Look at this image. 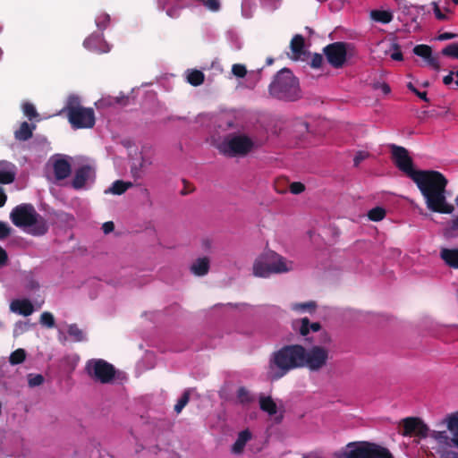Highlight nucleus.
Listing matches in <instances>:
<instances>
[{
	"label": "nucleus",
	"mask_w": 458,
	"mask_h": 458,
	"mask_svg": "<svg viewBox=\"0 0 458 458\" xmlns=\"http://www.w3.org/2000/svg\"><path fill=\"white\" fill-rule=\"evenodd\" d=\"M301 344H286L272 352L268 368L273 380H278L290 371L301 369L305 354Z\"/></svg>",
	"instance_id": "obj_2"
},
{
	"label": "nucleus",
	"mask_w": 458,
	"mask_h": 458,
	"mask_svg": "<svg viewBox=\"0 0 458 458\" xmlns=\"http://www.w3.org/2000/svg\"><path fill=\"white\" fill-rule=\"evenodd\" d=\"M132 186L133 183L131 182H123L122 180H117L113 182L108 191L114 195H121Z\"/></svg>",
	"instance_id": "obj_27"
},
{
	"label": "nucleus",
	"mask_w": 458,
	"mask_h": 458,
	"mask_svg": "<svg viewBox=\"0 0 458 458\" xmlns=\"http://www.w3.org/2000/svg\"><path fill=\"white\" fill-rule=\"evenodd\" d=\"M282 420H283V415L282 414L277 416V417H276V423H280L282 421Z\"/></svg>",
	"instance_id": "obj_62"
},
{
	"label": "nucleus",
	"mask_w": 458,
	"mask_h": 458,
	"mask_svg": "<svg viewBox=\"0 0 458 458\" xmlns=\"http://www.w3.org/2000/svg\"><path fill=\"white\" fill-rule=\"evenodd\" d=\"M374 89H381V90L383 91L384 94H388L390 93L391 91V89L389 87V85L387 83H380V82H377V83H375L374 84Z\"/></svg>",
	"instance_id": "obj_55"
},
{
	"label": "nucleus",
	"mask_w": 458,
	"mask_h": 458,
	"mask_svg": "<svg viewBox=\"0 0 458 458\" xmlns=\"http://www.w3.org/2000/svg\"><path fill=\"white\" fill-rule=\"evenodd\" d=\"M447 428L452 432L451 442L458 448V412L452 413L445 419Z\"/></svg>",
	"instance_id": "obj_24"
},
{
	"label": "nucleus",
	"mask_w": 458,
	"mask_h": 458,
	"mask_svg": "<svg viewBox=\"0 0 458 458\" xmlns=\"http://www.w3.org/2000/svg\"><path fill=\"white\" fill-rule=\"evenodd\" d=\"M251 439V433L249 429H244L238 434L236 441L232 445V453L234 454H240L243 452V449L249 440Z\"/></svg>",
	"instance_id": "obj_23"
},
{
	"label": "nucleus",
	"mask_w": 458,
	"mask_h": 458,
	"mask_svg": "<svg viewBox=\"0 0 458 458\" xmlns=\"http://www.w3.org/2000/svg\"><path fill=\"white\" fill-rule=\"evenodd\" d=\"M407 88L414 94H416V92L418 91L417 88H415L411 82H409L407 84Z\"/></svg>",
	"instance_id": "obj_60"
},
{
	"label": "nucleus",
	"mask_w": 458,
	"mask_h": 458,
	"mask_svg": "<svg viewBox=\"0 0 458 458\" xmlns=\"http://www.w3.org/2000/svg\"><path fill=\"white\" fill-rule=\"evenodd\" d=\"M12 228L4 222L0 221V240L6 239L11 234Z\"/></svg>",
	"instance_id": "obj_48"
},
{
	"label": "nucleus",
	"mask_w": 458,
	"mask_h": 458,
	"mask_svg": "<svg viewBox=\"0 0 458 458\" xmlns=\"http://www.w3.org/2000/svg\"><path fill=\"white\" fill-rule=\"evenodd\" d=\"M422 86L425 87V88L428 87L429 86V82L428 81H425V82L422 83Z\"/></svg>",
	"instance_id": "obj_64"
},
{
	"label": "nucleus",
	"mask_w": 458,
	"mask_h": 458,
	"mask_svg": "<svg viewBox=\"0 0 458 458\" xmlns=\"http://www.w3.org/2000/svg\"><path fill=\"white\" fill-rule=\"evenodd\" d=\"M431 437L436 439L439 444L449 445L451 438L448 437L446 431H436L431 433Z\"/></svg>",
	"instance_id": "obj_40"
},
{
	"label": "nucleus",
	"mask_w": 458,
	"mask_h": 458,
	"mask_svg": "<svg viewBox=\"0 0 458 458\" xmlns=\"http://www.w3.org/2000/svg\"><path fill=\"white\" fill-rule=\"evenodd\" d=\"M8 261V255L6 250L0 246V267L6 265Z\"/></svg>",
	"instance_id": "obj_56"
},
{
	"label": "nucleus",
	"mask_w": 458,
	"mask_h": 458,
	"mask_svg": "<svg viewBox=\"0 0 458 458\" xmlns=\"http://www.w3.org/2000/svg\"><path fill=\"white\" fill-rule=\"evenodd\" d=\"M232 72L237 78H244L247 74V69L243 64H235L232 67Z\"/></svg>",
	"instance_id": "obj_44"
},
{
	"label": "nucleus",
	"mask_w": 458,
	"mask_h": 458,
	"mask_svg": "<svg viewBox=\"0 0 458 458\" xmlns=\"http://www.w3.org/2000/svg\"><path fill=\"white\" fill-rule=\"evenodd\" d=\"M43 382L44 377L40 374H30L28 377V383L30 387L40 386Z\"/></svg>",
	"instance_id": "obj_42"
},
{
	"label": "nucleus",
	"mask_w": 458,
	"mask_h": 458,
	"mask_svg": "<svg viewBox=\"0 0 458 458\" xmlns=\"http://www.w3.org/2000/svg\"><path fill=\"white\" fill-rule=\"evenodd\" d=\"M7 197L4 189L0 186V208L4 207L6 202Z\"/></svg>",
	"instance_id": "obj_58"
},
{
	"label": "nucleus",
	"mask_w": 458,
	"mask_h": 458,
	"mask_svg": "<svg viewBox=\"0 0 458 458\" xmlns=\"http://www.w3.org/2000/svg\"><path fill=\"white\" fill-rule=\"evenodd\" d=\"M10 310L14 313L28 317L33 313L34 307L27 299L14 300L10 304Z\"/></svg>",
	"instance_id": "obj_18"
},
{
	"label": "nucleus",
	"mask_w": 458,
	"mask_h": 458,
	"mask_svg": "<svg viewBox=\"0 0 458 458\" xmlns=\"http://www.w3.org/2000/svg\"><path fill=\"white\" fill-rule=\"evenodd\" d=\"M369 153L366 151H359L356 153L353 158L354 166H358L363 160L368 158Z\"/></svg>",
	"instance_id": "obj_50"
},
{
	"label": "nucleus",
	"mask_w": 458,
	"mask_h": 458,
	"mask_svg": "<svg viewBox=\"0 0 458 458\" xmlns=\"http://www.w3.org/2000/svg\"><path fill=\"white\" fill-rule=\"evenodd\" d=\"M456 37H457V34H455V33L444 32V33L439 34L437 38L440 41H444V40L455 38Z\"/></svg>",
	"instance_id": "obj_52"
},
{
	"label": "nucleus",
	"mask_w": 458,
	"mask_h": 458,
	"mask_svg": "<svg viewBox=\"0 0 458 458\" xmlns=\"http://www.w3.org/2000/svg\"><path fill=\"white\" fill-rule=\"evenodd\" d=\"M259 408L270 416L276 415L277 412L276 403L270 396L259 397Z\"/></svg>",
	"instance_id": "obj_25"
},
{
	"label": "nucleus",
	"mask_w": 458,
	"mask_h": 458,
	"mask_svg": "<svg viewBox=\"0 0 458 458\" xmlns=\"http://www.w3.org/2000/svg\"><path fill=\"white\" fill-rule=\"evenodd\" d=\"M344 456L345 458H394L387 448L366 441L347 444Z\"/></svg>",
	"instance_id": "obj_8"
},
{
	"label": "nucleus",
	"mask_w": 458,
	"mask_h": 458,
	"mask_svg": "<svg viewBox=\"0 0 458 458\" xmlns=\"http://www.w3.org/2000/svg\"><path fill=\"white\" fill-rule=\"evenodd\" d=\"M10 218L17 227H30V233L34 236L46 234L49 228L46 218L40 216L31 204L16 206L12 210Z\"/></svg>",
	"instance_id": "obj_4"
},
{
	"label": "nucleus",
	"mask_w": 458,
	"mask_h": 458,
	"mask_svg": "<svg viewBox=\"0 0 458 458\" xmlns=\"http://www.w3.org/2000/svg\"><path fill=\"white\" fill-rule=\"evenodd\" d=\"M441 54L445 56L458 59V42L451 43L445 47Z\"/></svg>",
	"instance_id": "obj_35"
},
{
	"label": "nucleus",
	"mask_w": 458,
	"mask_h": 458,
	"mask_svg": "<svg viewBox=\"0 0 458 458\" xmlns=\"http://www.w3.org/2000/svg\"><path fill=\"white\" fill-rule=\"evenodd\" d=\"M435 4L434 13L436 15V18L437 20H439V21H445V20H447V16L441 12V10L438 7V5L437 4Z\"/></svg>",
	"instance_id": "obj_54"
},
{
	"label": "nucleus",
	"mask_w": 458,
	"mask_h": 458,
	"mask_svg": "<svg viewBox=\"0 0 458 458\" xmlns=\"http://www.w3.org/2000/svg\"><path fill=\"white\" fill-rule=\"evenodd\" d=\"M440 258L452 268L458 269V248H444L440 251Z\"/></svg>",
	"instance_id": "obj_22"
},
{
	"label": "nucleus",
	"mask_w": 458,
	"mask_h": 458,
	"mask_svg": "<svg viewBox=\"0 0 458 458\" xmlns=\"http://www.w3.org/2000/svg\"><path fill=\"white\" fill-rule=\"evenodd\" d=\"M317 305L315 301H309L303 303H296L293 306V310H310L313 311L316 309Z\"/></svg>",
	"instance_id": "obj_45"
},
{
	"label": "nucleus",
	"mask_w": 458,
	"mask_h": 458,
	"mask_svg": "<svg viewBox=\"0 0 458 458\" xmlns=\"http://www.w3.org/2000/svg\"><path fill=\"white\" fill-rule=\"evenodd\" d=\"M292 269V262L271 251L257 259L253 264V274L259 277H268L271 274H281Z\"/></svg>",
	"instance_id": "obj_6"
},
{
	"label": "nucleus",
	"mask_w": 458,
	"mask_h": 458,
	"mask_svg": "<svg viewBox=\"0 0 458 458\" xmlns=\"http://www.w3.org/2000/svg\"><path fill=\"white\" fill-rule=\"evenodd\" d=\"M210 268V260L208 257L198 258L190 267L191 272L196 276H206Z\"/></svg>",
	"instance_id": "obj_20"
},
{
	"label": "nucleus",
	"mask_w": 458,
	"mask_h": 458,
	"mask_svg": "<svg viewBox=\"0 0 458 458\" xmlns=\"http://www.w3.org/2000/svg\"><path fill=\"white\" fill-rule=\"evenodd\" d=\"M323 62V55L318 53H314L310 56V65L314 69H318L322 66Z\"/></svg>",
	"instance_id": "obj_43"
},
{
	"label": "nucleus",
	"mask_w": 458,
	"mask_h": 458,
	"mask_svg": "<svg viewBox=\"0 0 458 458\" xmlns=\"http://www.w3.org/2000/svg\"><path fill=\"white\" fill-rule=\"evenodd\" d=\"M91 173L92 169L89 165H83L77 169L72 182V187L76 190L84 187Z\"/></svg>",
	"instance_id": "obj_19"
},
{
	"label": "nucleus",
	"mask_w": 458,
	"mask_h": 458,
	"mask_svg": "<svg viewBox=\"0 0 458 458\" xmlns=\"http://www.w3.org/2000/svg\"><path fill=\"white\" fill-rule=\"evenodd\" d=\"M39 322L47 328H53L55 325L53 314L48 311H45L41 314Z\"/></svg>",
	"instance_id": "obj_37"
},
{
	"label": "nucleus",
	"mask_w": 458,
	"mask_h": 458,
	"mask_svg": "<svg viewBox=\"0 0 458 458\" xmlns=\"http://www.w3.org/2000/svg\"><path fill=\"white\" fill-rule=\"evenodd\" d=\"M55 177L56 180L66 179L72 173L71 164L64 158L56 159L53 164Z\"/></svg>",
	"instance_id": "obj_17"
},
{
	"label": "nucleus",
	"mask_w": 458,
	"mask_h": 458,
	"mask_svg": "<svg viewBox=\"0 0 458 458\" xmlns=\"http://www.w3.org/2000/svg\"><path fill=\"white\" fill-rule=\"evenodd\" d=\"M403 435H415L420 437H426L428 433V426L419 418L409 417L403 420Z\"/></svg>",
	"instance_id": "obj_12"
},
{
	"label": "nucleus",
	"mask_w": 458,
	"mask_h": 458,
	"mask_svg": "<svg viewBox=\"0 0 458 458\" xmlns=\"http://www.w3.org/2000/svg\"><path fill=\"white\" fill-rule=\"evenodd\" d=\"M293 328L302 336H307L310 331L318 332L321 329L319 322H310L309 318L305 317L293 322Z\"/></svg>",
	"instance_id": "obj_14"
},
{
	"label": "nucleus",
	"mask_w": 458,
	"mask_h": 458,
	"mask_svg": "<svg viewBox=\"0 0 458 458\" xmlns=\"http://www.w3.org/2000/svg\"><path fill=\"white\" fill-rule=\"evenodd\" d=\"M85 369L92 379L102 384L110 383L115 376L114 367L102 359L89 360Z\"/></svg>",
	"instance_id": "obj_9"
},
{
	"label": "nucleus",
	"mask_w": 458,
	"mask_h": 458,
	"mask_svg": "<svg viewBox=\"0 0 458 458\" xmlns=\"http://www.w3.org/2000/svg\"><path fill=\"white\" fill-rule=\"evenodd\" d=\"M35 129V125H30L27 122L21 123L19 130L15 131V138L19 140H28L32 137V131Z\"/></svg>",
	"instance_id": "obj_26"
},
{
	"label": "nucleus",
	"mask_w": 458,
	"mask_h": 458,
	"mask_svg": "<svg viewBox=\"0 0 458 458\" xmlns=\"http://www.w3.org/2000/svg\"><path fill=\"white\" fill-rule=\"evenodd\" d=\"M289 189L293 194H300L305 191V185L301 182H294L290 184Z\"/></svg>",
	"instance_id": "obj_47"
},
{
	"label": "nucleus",
	"mask_w": 458,
	"mask_h": 458,
	"mask_svg": "<svg viewBox=\"0 0 458 458\" xmlns=\"http://www.w3.org/2000/svg\"><path fill=\"white\" fill-rule=\"evenodd\" d=\"M24 114L30 119L33 120L38 116V114L33 104L26 102L22 106Z\"/></svg>",
	"instance_id": "obj_38"
},
{
	"label": "nucleus",
	"mask_w": 458,
	"mask_h": 458,
	"mask_svg": "<svg viewBox=\"0 0 458 458\" xmlns=\"http://www.w3.org/2000/svg\"><path fill=\"white\" fill-rule=\"evenodd\" d=\"M413 53L426 60L427 58L430 57V55L432 54V48L429 46L424 44L417 45L413 48Z\"/></svg>",
	"instance_id": "obj_34"
},
{
	"label": "nucleus",
	"mask_w": 458,
	"mask_h": 458,
	"mask_svg": "<svg viewBox=\"0 0 458 458\" xmlns=\"http://www.w3.org/2000/svg\"><path fill=\"white\" fill-rule=\"evenodd\" d=\"M114 229V224L112 221L105 222L102 225V230L106 234L110 233Z\"/></svg>",
	"instance_id": "obj_53"
},
{
	"label": "nucleus",
	"mask_w": 458,
	"mask_h": 458,
	"mask_svg": "<svg viewBox=\"0 0 458 458\" xmlns=\"http://www.w3.org/2000/svg\"><path fill=\"white\" fill-rule=\"evenodd\" d=\"M254 148L253 140L244 133L228 134L217 146L219 152L229 157H245Z\"/></svg>",
	"instance_id": "obj_7"
},
{
	"label": "nucleus",
	"mask_w": 458,
	"mask_h": 458,
	"mask_svg": "<svg viewBox=\"0 0 458 458\" xmlns=\"http://www.w3.org/2000/svg\"><path fill=\"white\" fill-rule=\"evenodd\" d=\"M268 95L284 102L298 101L302 98L299 79L290 69H281L268 85Z\"/></svg>",
	"instance_id": "obj_3"
},
{
	"label": "nucleus",
	"mask_w": 458,
	"mask_h": 458,
	"mask_svg": "<svg viewBox=\"0 0 458 458\" xmlns=\"http://www.w3.org/2000/svg\"><path fill=\"white\" fill-rule=\"evenodd\" d=\"M427 63L435 70L440 69V64L437 57L432 56V54L430 55L429 58L426 59Z\"/></svg>",
	"instance_id": "obj_51"
},
{
	"label": "nucleus",
	"mask_w": 458,
	"mask_h": 458,
	"mask_svg": "<svg viewBox=\"0 0 458 458\" xmlns=\"http://www.w3.org/2000/svg\"><path fill=\"white\" fill-rule=\"evenodd\" d=\"M391 153L395 166L416 183L429 210L440 214H452L454 211V207L446 201L448 181L442 173L415 170L412 158L403 147L392 145Z\"/></svg>",
	"instance_id": "obj_1"
},
{
	"label": "nucleus",
	"mask_w": 458,
	"mask_h": 458,
	"mask_svg": "<svg viewBox=\"0 0 458 458\" xmlns=\"http://www.w3.org/2000/svg\"><path fill=\"white\" fill-rule=\"evenodd\" d=\"M71 126L75 129H91L96 123L95 112L91 107L81 106L80 98L72 95L64 108Z\"/></svg>",
	"instance_id": "obj_5"
},
{
	"label": "nucleus",
	"mask_w": 458,
	"mask_h": 458,
	"mask_svg": "<svg viewBox=\"0 0 458 458\" xmlns=\"http://www.w3.org/2000/svg\"><path fill=\"white\" fill-rule=\"evenodd\" d=\"M26 358V352L23 349H17L10 355L9 361L12 365L21 364Z\"/></svg>",
	"instance_id": "obj_33"
},
{
	"label": "nucleus",
	"mask_w": 458,
	"mask_h": 458,
	"mask_svg": "<svg viewBox=\"0 0 458 458\" xmlns=\"http://www.w3.org/2000/svg\"><path fill=\"white\" fill-rule=\"evenodd\" d=\"M182 9L180 5H172L167 8L166 14L172 19H177L181 16Z\"/></svg>",
	"instance_id": "obj_46"
},
{
	"label": "nucleus",
	"mask_w": 458,
	"mask_h": 458,
	"mask_svg": "<svg viewBox=\"0 0 458 458\" xmlns=\"http://www.w3.org/2000/svg\"><path fill=\"white\" fill-rule=\"evenodd\" d=\"M68 335L73 338L75 342H83L85 340V335L83 331L79 328L77 324H71L68 327Z\"/></svg>",
	"instance_id": "obj_31"
},
{
	"label": "nucleus",
	"mask_w": 458,
	"mask_h": 458,
	"mask_svg": "<svg viewBox=\"0 0 458 458\" xmlns=\"http://www.w3.org/2000/svg\"><path fill=\"white\" fill-rule=\"evenodd\" d=\"M205 75L201 71L191 70L187 75V81L192 86H199L204 82Z\"/></svg>",
	"instance_id": "obj_30"
},
{
	"label": "nucleus",
	"mask_w": 458,
	"mask_h": 458,
	"mask_svg": "<svg viewBox=\"0 0 458 458\" xmlns=\"http://www.w3.org/2000/svg\"><path fill=\"white\" fill-rule=\"evenodd\" d=\"M190 401V391L186 390L183 392L182 396L178 399L176 404L174 405V411L176 413H180L182 409L187 405Z\"/></svg>",
	"instance_id": "obj_36"
},
{
	"label": "nucleus",
	"mask_w": 458,
	"mask_h": 458,
	"mask_svg": "<svg viewBox=\"0 0 458 458\" xmlns=\"http://www.w3.org/2000/svg\"><path fill=\"white\" fill-rule=\"evenodd\" d=\"M273 62H274V60L272 58H267V64H268V65L272 64Z\"/></svg>",
	"instance_id": "obj_63"
},
{
	"label": "nucleus",
	"mask_w": 458,
	"mask_h": 458,
	"mask_svg": "<svg viewBox=\"0 0 458 458\" xmlns=\"http://www.w3.org/2000/svg\"><path fill=\"white\" fill-rule=\"evenodd\" d=\"M83 46L89 51L98 54H104L110 51V46L104 39L102 33H92L84 40Z\"/></svg>",
	"instance_id": "obj_13"
},
{
	"label": "nucleus",
	"mask_w": 458,
	"mask_h": 458,
	"mask_svg": "<svg viewBox=\"0 0 458 458\" xmlns=\"http://www.w3.org/2000/svg\"><path fill=\"white\" fill-rule=\"evenodd\" d=\"M418 98H420L421 100L425 101V102H429V99L427 96V92L426 91H420L418 90L415 94Z\"/></svg>",
	"instance_id": "obj_59"
},
{
	"label": "nucleus",
	"mask_w": 458,
	"mask_h": 458,
	"mask_svg": "<svg viewBox=\"0 0 458 458\" xmlns=\"http://www.w3.org/2000/svg\"><path fill=\"white\" fill-rule=\"evenodd\" d=\"M200 3L207 8L208 10L216 13L221 8L220 0H202Z\"/></svg>",
	"instance_id": "obj_41"
},
{
	"label": "nucleus",
	"mask_w": 458,
	"mask_h": 458,
	"mask_svg": "<svg viewBox=\"0 0 458 458\" xmlns=\"http://www.w3.org/2000/svg\"><path fill=\"white\" fill-rule=\"evenodd\" d=\"M304 46L305 40L301 35L296 34L293 37L290 42V48L293 53L292 59L297 61L301 58V55L306 54Z\"/></svg>",
	"instance_id": "obj_21"
},
{
	"label": "nucleus",
	"mask_w": 458,
	"mask_h": 458,
	"mask_svg": "<svg viewBox=\"0 0 458 458\" xmlns=\"http://www.w3.org/2000/svg\"><path fill=\"white\" fill-rule=\"evenodd\" d=\"M371 18L383 24L389 23L393 20V14L388 11L374 10L370 13Z\"/></svg>",
	"instance_id": "obj_29"
},
{
	"label": "nucleus",
	"mask_w": 458,
	"mask_h": 458,
	"mask_svg": "<svg viewBox=\"0 0 458 458\" xmlns=\"http://www.w3.org/2000/svg\"><path fill=\"white\" fill-rule=\"evenodd\" d=\"M238 402L242 405H247L255 401L254 396L244 386L238 388L236 393Z\"/></svg>",
	"instance_id": "obj_28"
},
{
	"label": "nucleus",
	"mask_w": 458,
	"mask_h": 458,
	"mask_svg": "<svg viewBox=\"0 0 458 458\" xmlns=\"http://www.w3.org/2000/svg\"><path fill=\"white\" fill-rule=\"evenodd\" d=\"M110 23V16L107 13H101L96 18V25L100 30H104Z\"/></svg>",
	"instance_id": "obj_39"
},
{
	"label": "nucleus",
	"mask_w": 458,
	"mask_h": 458,
	"mask_svg": "<svg viewBox=\"0 0 458 458\" xmlns=\"http://www.w3.org/2000/svg\"><path fill=\"white\" fill-rule=\"evenodd\" d=\"M390 56L394 61H402L403 59L401 47L398 44L393 45V52L391 53Z\"/></svg>",
	"instance_id": "obj_49"
},
{
	"label": "nucleus",
	"mask_w": 458,
	"mask_h": 458,
	"mask_svg": "<svg viewBox=\"0 0 458 458\" xmlns=\"http://www.w3.org/2000/svg\"><path fill=\"white\" fill-rule=\"evenodd\" d=\"M16 176V166L8 161H0V183L9 184L13 182Z\"/></svg>",
	"instance_id": "obj_16"
},
{
	"label": "nucleus",
	"mask_w": 458,
	"mask_h": 458,
	"mask_svg": "<svg viewBox=\"0 0 458 458\" xmlns=\"http://www.w3.org/2000/svg\"><path fill=\"white\" fill-rule=\"evenodd\" d=\"M454 72H450L449 74L443 78V82L445 85H450L454 81Z\"/></svg>",
	"instance_id": "obj_57"
},
{
	"label": "nucleus",
	"mask_w": 458,
	"mask_h": 458,
	"mask_svg": "<svg viewBox=\"0 0 458 458\" xmlns=\"http://www.w3.org/2000/svg\"><path fill=\"white\" fill-rule=\"evenodd\" d=\"M347 46L345 42L338 41L331 43L323 48V53L328 64L335 68H342L347 57Z\"/></svg>",
	"instance_id": "obj_11"
},
{
	"label": "nucleus",
	"mask_w": 458,
	"mask_h": 458,
	"mask_svg": "<svg viewBox=\"0 0 458 458\" xmlns=\"http://www.w3.org/2000/svg\"><path fill=\"white\" fill-rule=\"evenodd\" d=\"M386 216V210L381 207H376L368 213V217L371 221L378 222Z\"/></svg>",
	"instance_id": "obj_32"
},
{
	"label": "nucleus",
	"mask_w": 458,
	"mask_h": 458,
	"mask_svg": "<svg viewBox=\"0 0 458 458\" xmlns=\"http://www.w3.org/2000/svg\"><path fill=\"white\" fill-rule=\"evenodd\" d=\"M304 352L302 368H307L310 371L316 372L327 365L329 358V352L327 348L314 345L310 349L305 348Z\"/></svg>",
	"instance_id": "obj_10"
},
{
	"label": "nucleus",
	"mask_w": 458,
	"mask_h": 458,
	"mask_svg": "<svg viewBox=\"0 0 458 458\" xmlns=\"http://www.w3.org/2000/svg\"><path fill=\"white\" fill-rule=\"evenodd\" d=\"M152 165L149 157L140 156L131 165V174L135 181L141 180L146 175L147 169Z\"/></svg>",
	"instance_id": "obj_15"
},
{
	"label": "nucleus",
	"mask_w": 458,
	"mask_h": 458,
	"mask_svg": "<svg viewBox=\"0 0 458 458\" xmlns=\"http://www.w3.org/2000/svg\"><path fill=\"white\" fill-rule=\"evenodd\" d=\"M454 76H455L454 83L458 87V71L454 72Z\"/></svg>",
	"instance_id": "obj_61"
}]
</instances>
